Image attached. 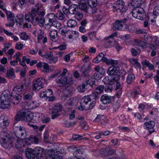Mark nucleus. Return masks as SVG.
<instances>
[{
  "mask_svg": "<svg viewBox=\"0 0 159 159\" xmlns=\"http://www.w3.org/2000/svg\"><path fill=\"white\" fill-rule=\"evenodd\" d=\"M84 151L83 149H77L73 152L74 157H76L80 159V157H82V155Z\"/></svg>",
  "mask_w": 159,
  "mask_h": 159,
  "instance_id": "bb28decb",
  "label": "nucleus"
},
{
  "mask_svg": "<svg viewBox=\"0 0 159 159\" xmlns=\"http://www.w3.org/2000/svg\"><path fill=\"white\" fill-rule=\"evenodd\" d=\"M135 42L137 43L138 45L142 48H146L147 47L148 44L143 41L142 40H139V41H136Z\"/></svg>",
  "mask_w": 159,
  "mask_h": 159,
  "instance_id": "864d4df0",
  "label": "nucleus"
},
{
  "mask_svg": "<svg viewBox=\"0 0 159 159\" xmlns=\"http://www.w3.org/2000/svg\"><path fill=\"white\" fill-rule=\"evenodd\" d=\"M27 139L31 143L36 144L39 143V138L34 135H30Z\"/></svg>",
  "mask_w": 159,
  "mask_h": 159,
  "instance_id": "72a5a7b5",
  "label": "nucleus"
},
{
  "mask_svg": "<svg viewBox=\"0 0 159 159\" xmlns=\"http://www.w3.org/2000/svg\"><path fill=\"white\" fill-rule=\"evenodd\" d=\"M45 92L46 97L47 98L50 97L52 96L53 94L52 90L51 89H48L47 90H46Z\"/></svg>",
  "mask_w": 159,
  "mask_h": 159,
  "instance_id": "e2e57ef3",
  "label": "nucleus"
},
{
  "mask_svg": "<svg viewBox=\"0 0 159 159\" xmlns=\"http://www.w3.org/2000/svg\"><path fill=\"white\" fill-rule=\"evenodd\" d=\"M32 95L30 93L25 94L23 97V99L26 102V105L28 104L31 101L32 97Z\"/></svg>",
  "mask_w": 159,
  "mask_h": 159,
  "instance_id": "c9c22d12",
  "label": "nucleus"
},
{
  "mask_svg": "<svg viewBox=\"0 0 159 159\" xmlns=\"http://www.w3.org/2000/svg\"><path fill=\"white\" fill-rule=\"evenodd\" d=\"M23 91L20 86H17L13 88L12 93L13 94H16L17 95H20Z\"/></svg>",
  "mask_w": 159,
  "mask_h": 159,
  "instance_id": "2f4dec72",
  "label": "nucleus"
},
{
  "mask_svg": "<svg viewBox=\"0 0 159 159\" xmlns=\"http://www.w3.org/2000/svg\"><path fill=\"white\" fill-rule=\"evenodd\" d=\"M111 99V97L107 94L102 95L100 98V101L104 104H109Z\"/></svg>",
  "mask_w": 159,
  "mask_h": 159,
  "instance_id": "aec40b11",
  "label": "nucleus"
},
{
  "mask_svg": "<svg viewBox=\"0 0 159 159\" xmlns=\"http://www.w3.org/2000/svg\"><path fill=\"white\" fill-rule=\"evenodd\" d=\"M39 4L38 3L35 4V5L32 8L31 11H30L33 14H34L35 15H36L38 17V16H41V13L42 12H44L43 11H39Z\"/></svg>",
  "mask_w": 159,
  "mask_h": 159,
  "instance_id": "4be33fe9",
  "label": "nucleus"
},
{
  "mask_svg": "<svg viewBox=\"0 0 159 159\" xmlns=\"http://www.w3.org/2000/svg\"><path fill=\"white\" fill-rule=\"evenodd\" d=\"M91 101L90 98H89L88 96H85L81 100L82 104H84L85 105H87L89 102H90Z\"/></svg>",
  "mask_w": 159,
  "mask_h": 159,
  "instance_id": "4d7b16f0",
  "label": "nucleus"
},
{
  "mask_svg": "<svg viewBox=\"0 0 159 159\" xmlns=\"http://www.w3.org/2000/svg\"><path fill=\"white\" fill-rule=\"evenodd\" d=\"M130 62L132 65H135L134 67L136 68H140V64L138 62L137 58H131L129 59Z\"/></svg>",
  "mask_w": 159,
  "mask_h": 159,
  "instance_id": "f704fd0d",
  "label": "nucleus"
},
{
  "mask_svg": "<svg viewBox=\"0 0 159 159\" xmlns=\"http://www.w3.org/2000/svg\"><path fill=\"white\" fill-rule=\"evenodd\" d=\"M53 147L52 149L51 150H48V151L47 152L46 155L55 156V155H57L60 153H62L63 151L62 148H61L58 146H53Z\"/></svg>",
  "mask_w": 159,
  "mask_h": 159,
  "instance_id": "9d476101",
  "label": "nucleus"
},
{
  "mask_svg": "<svg viewBox=\"0 0 159 159\" xmlns=\"http://www.w3.org/2000/svg\"><path fill=\"white\" fill-rule=\"evenodd\" d=\"M89 6H96L98 4L97 0H87Z\"/></svg>",
  "mask_w": 159,
  "mask_h": 159,
  "instance_id": "13d9d810",
  "label": "nucleus"
},
{
  "mask_svg": "<svg viewBox=\"0 0 159 159\" xmlns=\"http://www.w3.org/2000/svg\"><path fill=\"white\" fill-rule=\"evenodd\" d=\"M89 7L86 10V12L87 13L89 14H93L97 12V9L96 6H89Z\"/></svg>",
  "mask_w": 159,
  "mask_h": 159,
  "instance_id": "58836bf2",
  "label": "nucleus"
},
{
  "mask_svg": "<svg viewBox=\"0 0 159 159\" xmlns=\"http://www.w3.org/2000/svg\"><path fill=\"white\" fill-rule=\"evenodd\" d=\"M34 149L28 148L25 151L26 156L28 159H37Z\"/></svg>",
  "mask_w": 159,
  "mask_h": 159,
  "instance_id": "4468645a",
  "label": "nucleus"
},
{
  "mask_svg": "<svg viewBox=\"0 0 159 159\" xmlns=\"http://www.w3.org/2000/svg\"><path fill=\"white\" fill-rule=\"evenodd\" d=\"M146 16V12L143 8L138 15V16L135 18L140 20H143L145 19Z\"/></svg>",
  "mask_w": 159,
  "mask_h": 159,
  "instance_id": "e433bc0d",
  "label": "nucleus"
},
{
  "mask_svg": "<svg viewBox=\"0 0 159 159\" xmlns=\"http://www.w3.org/2000/svg\"><path fill=\"white\" fill-rule=\"evenodd\" d=\"M14 72L15 71L14 69L11 68L7 70L6 73V76L8 78L11 79H14L15 77Z\"/></svg>",
  "mask_w": 159,
  "mask_h": 159,
  "instance_id": "cd10ccee",
  "label": "nucleus"
},
{
  "mask_svg": "<svg viewBox=\"0 0 159 159\" xmlns=\"http://www.w3.org/2000/svg\"><path fill=\"white\" fill-rule=\"evenodd\" d=\"M113 86L111 84H107L105 87V90L106 91L111 92L112 90Z\"/></svg>",
  "mask_w": 159,
  "mask_h": 159,
  "instance_id": "774afa93",
  "label": "nucleus"
},
{
  "mask_svg": "<svg viewBox=\"0 0 159 159\" xmlns=\"http://www.w3.org/2000/svg\"><path fill=\"white\" fill-rule=\"evenodd\" d=\"M50 37L52 41H54L57 37V32L56 30H52L49 33Z\"/></svg>",
  "mask_w": 159,
  "mask_h": 159,
  "instance_id": "79ce46f5",
  "label": "nucleus"
},
{
  "mask_svg": "<svg viewBox=\"0 0 159 159\" xmlns=\"http://www.w3.org/2000/svg\"><path fill=\"white\" fill-rule=\"evenodd\" d=\"M120 70V68L118 66H114L112 65L108 69L107 73L110 75H116Z\"/></svg>",
  "mask_w": 159,
  "mask_h": 159,
  "instance_id": "a211bd4d",
  "label": "nucleus"
},
{
  "mask_svg": "<svg viewBox=\"0 0 159 159\" xmlns=\"http://www.w3.org/2000/svg\"><path fill=\"white\" fill-rule=\"evenodd\" d=\"M40 32L39 33L38 36V42L39 43H40V40L44 38V36L43 35L44 33L41 30H40Z\"/></svg>",
  "mask_w": 159,
  "mask_h": 159,
  "instance_id": "338daca9",
  "label": "nucleus"
},
{
  "mask_svg": "<svg viewBox=\"0 0 159 159\" xmlns=\"http://www.w3.org/2000/svg\"><path fill=\"white\" fill-rule=\"evenodd\" d=\"M115 8H116V11L118 12H121L122 13H125L127 9L125 6V4L120 6L114 7Z\"/></svg>",
  "mask_w": 159,
  "mask_h": 159,
  "instance_id": "4c0bfd02",
  "label": "nucleus"
},
{
  "mask_svg": "<svg viewBox=\"0 0 159 159\" xmlns=\"http://www.w3.org/2000/svg\"><path fill=\"white\" fill-rule=\"evenodd\" d=\"M20 38L24 40H27L30 39V36L27 35L25 32H23L20 34Z\"/></svg>",
  "mask_w": 159,
  "mask_h": 159,
  "instance_id": "09e8293b",
  "label": "nucleus"
},
{
  "mask_svg": "<svg viewBox=\"0 0 159 159\" xmlns=\"http://www.w3.org/2000/svg\"><path fill=\"white\" fill-rule=\"evenodd\" d=\"M0 143L2 146L6 149H9L13 147L14 144L17 148L20 147L18 139L11 137L5 131L0 132Z\"/></svg>",
  "mask_w": 159,
  "mask_h": 159,
  "instance_id": "f257e3e1",
  "label": "nucleus"
},
{
  "mask_svg": "<svg viewBox=\"0 0 159 159\" xmlns=\"http://www.w3.org/2000/svg\"><path fill=\"white\" fill-rule=\"evenodd\" d=\"M7 17V20L9 21L15 22V16L11 11H7L5 12Z\"/></svg>",
  "mask_w": 159,
  "mask_h": 159,
  "instance_id": "c756f323",
  "label": "nucleus"
},
{
  "mask_svg": "<svg viewBox=\"0 0 159 159\" xmlns=\"http://www.w3.org/2000/svg\"><path fill=\"white\" fill-rule=\"evenodd\" d=\"M62 108L63 106L62 105L57 104L54 105L52 108H49V112L52 115V119L54 120L58 117L61 114Z\"/></svg>",
  "mask_w": 159,
  "mask_h": 159,
  "instance_id": "39448f33",
  "label": "nucleus"
},
{
  "mask_svg": "<svg viewBox=\"0 0 159 159\" xmlns=\"http://www.w3.org/2000/svg\"><path fill=\"white\" fill-rule=\"evenodd\" d=\"M95 80L94 78H92L90 79H89L88 80H86L84 82L85 84L88 85V87L89 88L90 86L91 87L93 88V86L95 84Z\"/></svg>",
  "mask_w": 159,
  "mask_h": 159,
  "instance_id": "7c9ffc66",
  "label": "nucleus"
},
{
  "mask_svg": "<svg viewBox=\"0 0 159 159\" xmlns=\"http://www.w3.org/2000/svg\"><path fill=\"white\" fill-rule=\"evenodd\" d=\"M28 112V110L25 108H22L19 111L15 116V120L17 121L24 120V119Z\"/></svg>",
  "mask_w": 159,
  "mask_h": 159,
  "instance_id": "0eeeda50",
  "label": "nucleus"
},
{
  "mask_svg": "<svg viewBox=\"0 0 159 159\" xmlns=\"http://www.w3.org/2000/svg\"><path fill=\"white\" fill-rule=\"evenodd\" d=\"M135 77L133 74L129 75L126 78V82L128 84H130L134 81Z\"/></svg>",
  "mask_w": 159,
  "mask_h": 159,
  "instance_id": "8fccbe9b",
  "label": "nucleus"
},
{
  "mask_svg": "<svg viewBox=\"0 0 159 159\" xmlns=\"http://www.w3.org/2000/svg\"><path fill=\"white\" fill-rule=\"evenodd\" d=\"M9 122L7 117L2 115L0 117V128H4L8 125Z\"/></svg>",
  "mask_w": 159,
  "mask_h": 159,
  "instance_id": "2eb2a0df",
  "label": "nucleus"
},
{
  "mask_svg": "<svg viewBox=\"0 0 159 159\" xmlns=\"http://www.w3.org/2000/svg\"><path fill=\"white\" fill-rule=\"evenodd\" d=\"M88 88V85L87 86L84 83H83L81 85L79 86L78 88L79 91L82 93L84 92Z\"/></svg>",
  "mask_w": 159,
  "mask_h": 159,
  "instance_id": "49530a36",
  "label": "nucleus"
},
{
  "mask_svg": "<svg viewBox=\"0 0 159 159\" xmlns=\"http://www.w3.org/2000/svg\"><path fill=\"white\" fill-rule=\"evenodd\" d=\"M57 18L59 20H62L65 18V15L61 11H59L56 15Z\"/></svg>",
  "mask_w": 159,
  "mask_h": 159,
  "instance_id": "6e6d98bb",
  "label": "nucleus"
},
{
  "mask_svg": "<svg viewBox=\"0 0 159 159\" xmlns=\"http://www.w3.org/2000/svg\"><path fill=\"white\" fill-rule=\"evenodd\" d=\"M145 128L148 130L149 133V134L155 132L154 127L155 125V123L153 121H150L148 122H145L144 124Z\"/></svg>",
  "mask_w": 159,
  "mask_h": 159,
  "instance_id": "f3484780",
  "label": "nucleus"
},
{
  "mask_svg": "<svg viewBox=\"0 0 159 159\" xmlns=\"http://www.w3.org/2000/svg\"><path fill=\"white\" fill-rule=\"evenodd\" d=\"M153 13L156 16L159 15V6H156L154 8Z\"/></svg>",
  "mask_w": 159,
  "mask_h": 159,
  "instance_id": "052dcab7",
  "label": "nucleus"
},
{
  "mask_svg": "<svg viewBox=\"0 0 159 159\" xmlns=\"http://www.w3.org/2000/svg\"><path fill=\"white\" fill-rule=\"evenodd\" d=\"M78 5L80 9L85 10L86 11L88 7L85 0H79Z\"/></svg>",
  "mask_w": 159,
  "mask_h": 159,
  "instance_id": "a878e982",
  "label": "nucleus"
},
{
  "mask_svg": "<svg viewBox=\"0 0 159 159\" xmlns=\"http://www.w3.org/2000/svg\"><path fill=\"white\" fill-rule=\"evenodd\" d=\"M143 3L142 0H132L131 4L134 7H140Z\"/></svg>",
  "mask_w": 159,
  "mask_h": 159,
  "instance_id": "ea45409f",
  "label": "nucleus"
},
{
  "mask_svg": "<svg viewBox=\"0 0 159 159\" xmlns=\"http://www.w3.org/2000/svg\"><path fill=\"white\" fill-rule=\"evenodd\" d=\"M34 120L33 119V115L32 113H27L25 116L24 120L25 121L34 122Z\"/></svg>",
  "mask_w": 159,
  "mask_h": 159,
  "instance_id": "473e14b6",
  "label": "nucleus"
},
{
  "mask_svg": "<svg viewBox=\"0 0 159 159\" xmlns=\"http://www.w3.org/2000/svg\"><path fill=\"white\" fill-rule=\"evenodd\" d=\"M56 82L58 86L64 87L68 84H72L73 80L71 77H66L57 80Z\"/></svg>",
  "mask_w": 159,
  "mask_h": 159,
  "instance_id": "423d86ee",
  "label": "nucleus"
},
{
  "mask_svg": "<svg viewBox=\"0 0 159 159\" xmlns=\"http://www.w3.org/2000/svg\"><path fill=\"white\" fill-rule=\"evenodd\" d=\"M75 15V18L78 20H81L83 16V15L82 13L78 11Z\"/></svg>",
  "mask_w": 159,
  "mask_h": 159,
  "instance_id": "69168bd1",
  "label": "nucleus"
},
{
  "mask_svg": "<svg viewBox=\"0 0 159 159\" xmlns=\"http://www.w3.org/2000/svg\"><path fill=\"white\" fill-rule=\"evenodd\" d=\"M21 96L20 95H17L16 94H13L11 93L10 94V99L11 102L14 104H17L20 100L21 99Z\"/></svg>",
  "mask_w": 159,
  "mask_h": 159,
  "instance_id": "412c9836",
  "label": "nucleus"
},
{
  "mask_svg": "<svg viewBox=\"0 0 159 159\" xmlns=\"http://www.w3.org/2000/svg\"><path fill=\"white\" fill-rule=\"evenodd\" d=\"M61 23L58 21L57 20L53 22V25H52V26L55 27L58 29H61Z\"/></svg>",
  "mask_w": 159,
  "mask_h": 159,
  "instance_id": "bf43d9fd",
  "label": "nucleus"
},
{
  "mask_svg": "<svg viewBox=\"0 0 159 159\" xmlns=\"http://www.w3.org/2000/svg\"><path fill=\"white\" fill-rule=\"evenodd\" d=\"M59 31L60 32L61 34L63 36L66 35V34H67L69 30L68 29V27L66 26H64L60 29Z\"/></svg>",
  "mask_w": 159,
  "mask_h": 159,
  "instance_id": "c03bdc74",
  "label": "nucleus"
},
{
  "mask_svg": "<svg viewBox=\"0 0 159 159\" xmlns=\"http://www.w3.org/2000/svg\"><path fill=\"white\" fill-rule=\"evenodd\" d=\"M142 64L143 66H146L148 67L150 70H153L154 68V66L153 65L150 63L149 61L145 60L142 62Z\"/></svg>",
  "mask_w": 159,
  "mask_h": 159,
  "instance_id": "37998d69",
  "label": "nucleus"
},
{
  "mask_svg": "<svg viewBox=\"0 0 159 159\" xmlns=\"http://www.w3.org/2000/svg\"><path fill=\"white\" fill-rule=\"evenodd\" d=\"M67 24V26L69 27L73 28L77 25V22L75 20L70 19L68 21Z\"/></svg>",
  "mask_w": 159,
  "mask_h": 159,
  "instance_id": "603ef678",
  "label": "nucleus"
},
{
  "mask_svg": "<svg viewBox=\"0 0 159 159\" xmlns=\"http://www.w3.org/2000/svg\"><path fill=\"white\" fill-rule=\"evenodd\" d=\"M94 69L96 71L94 74V79L95 80L100 79L105 73V69L102 67H99L98 66L95 67Z\"/></svg>",
  "mask_w": 159,
  "mask_h": 159,
  "instance_id": "6e6552de",
  "label": "nucleus"
},
{
  "mask_svg": "<svg viewBox=\"0 0 159 159\" xmlns=\"http://www.w3.org/2000/svg\"><path fill=\"white\" fill-rule=\"evenodd\" d=\"M138 51H137L135 49L132 48L131 49V53L132 55L134 56L139 55L140 52V50L138 49Z\"/></svg>",
  "mask_w": 159,
  "mask_h": 159,
  "instance_id": "680f3d73",
  "label": "nucleus"
},
{
  "mask_svg": "<svg viewBox=\"0 0 159 159\" xmlns=\"http://www.w3.org/2000/svg\"><path fill=\"white\" fill-rule=\"evenodd\" d=\"M107 65H116L118 63L117 61H115L111 59H108L106 57L104 58V62Z\"/></svg>",
  "mask_w": 159,
  "mask_h": 159,
  "instance_id": "de8ad7c7",
  "label": "nucleus"
},
{
  "mask_svg": "<svg viewBox=\"0 0 159 159\" xmlns=\"http://www.w3.org/2000/svg\"><path fill=\"white\" fill-rule=\"evenodd\" d=\"M90 98V101L94 100L92 102H91L89 104V107H87V109H91L93 108L95 105L96 101L95 100L98 99L99 98L98 95L96 94L95 93H93L91 95H88Z\"/></svg>",
  "mask_w": 159,
  "mask_h": 159,
  "instance_id": "9b49d317",
  "label": "nucleus"
},
{
  "mask_svg": "<svg viewBox=\"0 0 159 159\" xmlns=\"http://www.w3.org/2000/svg\"><path fill=\"white\" fill-rule=\"evenodd\" d=\"M67 88L64 89L63 91V95L62 97V99L65 101L66 98L70 97L72 93V88L70 86H67Z\"/></svg>",
  "mask_w": 159,
  "mask_h": 159,
  "instance_id": "ddd939ff",
  "label": "nucleus"
},
{
  "mask_svg": "<svg viewBox=\"0 0 159 159\" xmlns=\"http://www.w3.org/2000/svg\"><path fill=\"white\" fill-rule=\"evenodd\" d=\"M105 87L103 85H100L96 88L95 91L98 94L101 93L104 90Z\"/></svg>",
  "mask_w": 159,
  "mask_h": 159,
  "instance_id": "3c124183",
  "label": "nucleus"
},
{
  "mask_svg": "<svg viewBox=\"0 0 159 159\" xmlns=\"http://www.w3.org/2000/svg\"><path fill=\"white\" fill-rule=\"evenodd\" d=\"M29 84L28 83L25 82L24 84H22L20 87L21 88L22 91H24L28 89Z\"/></svg>",
  "mask_w": 159,
  "mask_h": 159,
  "instance_id": "0e129e2a",
  "label": "nucleus"
},
{
  "mask_svg": "<svg viewBox=\"0 0 159 159\" xmlns=\"http://www.w3.org/2000/svg\"><path fill=\"white\" fill-rule=\"evenodd\" d=\"M78 10V6L75 4L71 5L69 7V12L71 14L75 15L77 12Z\"/></svg>",
  "mask_w": 159,
  "mask_h": 159,
  "instance_id": "5701e85b",
  "label": "nucleus"
},
{
  "mask_svg": "<svg viewBox=\"0 0 159 159\" xmlns=\"http://www.w3.org/2000/svg\"><path fill=\"white\" fill-rule=\"evenodd\" d=\"M106 150V153H107V155H111L114 154L116 153V151L113 149H110L108 147H106L105 149H103L102 150Z\"/></svg>",
  "mask_w": 159,
  "mask_h": 159,
  "instance_id": "5fc2aeb1",
  "label": "nucleus"
},
{
  "mask_svg": "<svg viewBox=\"0 0 159 159\" xmlns=\"http://www.w3.org/2000/svg\"><path fill=\"white\" fill-rule=\"evenodd\" d=\"M17 19L19 20V21L16 20V22L19 24L20 25H22L24 23L23 22L24 20V15L23 14H19L17 15L16 16Z\"/></svg>",
  "mask_w": 159,
  "mask_h": 159,
  "instance_id": "a18cd8bd",
  "label": "nucleus"
},
{
  "mask_svg": "<svg viewBox=\"0 0 159 159\" xmlns=\"http://www.w3.org/2000/svg\"><path fill=\"white\" fill-rule=\"evenodd\" d=\"M10 93L8 90L4 91L1 95L0 100V108L2 109L10 107Z\"/></svg>",
  "mask_w": 159,
  "mask_h": 159,
  "instance_id": "7ed1b4c3",
  "label": "nucleus"
},
{
  "mask_svg": "<svg viewBox=\"0 0 159 159\" xmlns=\"http://www.w3.org/2000/svg\"><path fill=\"white\" fill-rule=\"evenodd\" d=\"M45 80L43 79L39 78L37 80L34 81V84L33 86V89L34 91L39 90L43 88L44 84L43 82Z\"/></svg>",
  "mask_w": 159,
  "mask_h": 159,
  "instance_id": "1a4fd4ad",
  "label": "nucleus"
},
{
  "mask_svg": "<svg viewBox=\"0 0 159 159\" xmlns=\"http://www.w3.org/2000/svg\"><path fill=\"white\" fill-rule=\"evenodd\" d=\"M116 43L114 38H111L108 36L105 38L104 44L105 48H108L114 46L115 43Z\"/></svg>",
  "mask_w": 159,
  "mask_h": 159,
  "instance_id": "dca6fc26",
  "label": "nucleus"
},
{
  "mask_svg": "<svg viewBox=\"0 0 159 159\" xmlns=\"http://www.w3.org/2000/svg\"><path fill=\"white\" fill-rule=\"evenodd\" d=\"M37 159L40 157H43L45 156V152L43 148L40 147H36L34 149Z\"/></svg>",
  "mask_w": 159,
  "mask_h": 159,
  "instance_id": "6ab92c4d",
  "label": "nucleus"
},
{
  "mask_svg": "<svg viewBox=\"0 0 159 159\" xmlns=\"http://www.w3.org/2000/svg\"><path fill=\"white\" fill-rule=\"evenodd\" d=\"M105 52H104V54L103 53H100L93 60L94 62L96 63H98L101 61L104 62V58H106L104 57L105 55Z\"/></svg>",
  "mask_w": 159,
  "mask_h": 159,
  "instance_id": "b1692460",
  "label": "nucleus"
},
{
  "mask_svg": "<svg viewBox=\"0 0 159 159\" xmlns=\"http://www.w3.org/2000/svg\"><path fill=\"white\" fill-rule=\"evenodd\" d=\"M127 20L128 19L125 18L120 20H116L114 24V27L117 30L121 29Z\"/></svg>",
  "mask_w": 159,
  "mask_h": 159,
  "instance_id": "f8f14e48",
  "label": "nucleus"
},
{
  "mask_svg": "<svg viewBox=\"0 0 159 159\" xmlns=\"http://www.w3.org/2000/svg\"><path fill=\"white\" fill-rule=\"evenodd\" d=\"M55 16V15L54 13H51L50 14L48 15V22L47 24V25H49L50 26H51L53 25V23L55 21L54 19V18Z\"/></svg>",
  "mask_w": 159,
  "mask_h": 159,
  "instance_id": "a19ab883",
  "label": "nucleus"
},
{
  "mask_svg": "<svg viewBox=\"0 0 159 159\" xmlns=\"http://www.w3.org/2000/svg\"><path fill=\"white\" fill-rule=\"evenodd\" d=\"M13 129L14 133L18 139H24L25 138L26 133L24 127L15 125L13 126Z\"/></svg>",
  "mask_w": 159,
  "mask_h": 159,
  "instance_id": "20e7f679",
  "label": "nucleus"
},
{
  "mask_svg": "<svg viewBox=\"0 0 159 159\" xmlns=\"http://www.w3.org/2000/svg\"><path fill=\"white\" fill-rule=\"evenodd\" d=\"M143 9V8L141 7H134L132 11L133 16L134 17H137Z\"/></svg>",
  "mask_w": 159,
  "mask_h": 159,
  "instance_id": "c85d7f7f",
  "label": "nucleus"
},
{
  "mask_svg": "<svg viewBox=\"0 0 159 159\" xmlns=\"http://www.w3.org/2000/svg\"><path fill=\"white\" fill-rule=\"evenodd\" d=\"M81 76L84 77H87L89 76L90 70L89 69L85 68L84 66L81 67L80 69Z\"/></svg>",
  "mask_w": 159,
  "mask_h": 159,
  "instance_id": "393cba45",
  "label": "nucleus"
},
{
  "mask_svg": "<svg viewBox=\"0 0 159 159\" xmlns=\"http://www.w3.org/2000/svg\"><path fill=\"white\" fill-rule=\"evenodd\" d=\"M45 12H42L41 13V16H38V17L34 14L29 12L25 14V19L28 22H31L34 25L39 24L40 26H43L45 22Z\"/></svg>",
  "mask_w": 159,
  "mask_h": 159,
  "instance_id": "f03ea898",
  "label": "nucleus"
}]
</instances>
